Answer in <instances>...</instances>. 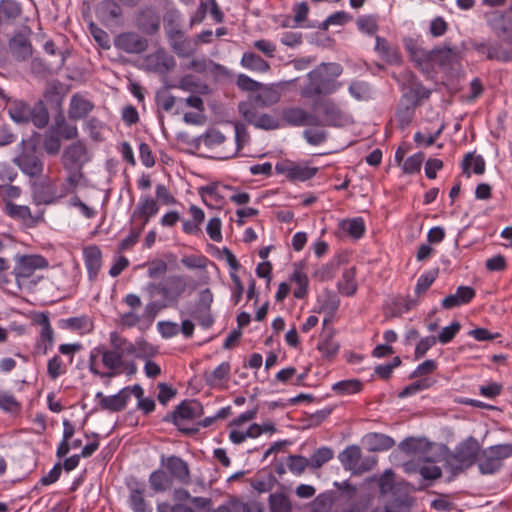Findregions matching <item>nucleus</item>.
Returning <instances> with one entry per match:
<instances>
[{"label":"nucleus","instance_id":"nucleus-1","mask_svg":"<svg viewBox=\"0 0 512 512\" xmlns=\"http://www.w3.org/2000/svg\"><path fill=\"white\" fill-rule=\"evenodd\" d=\"M109 342L111 348L98 346L90 351L88 366L89 371L100 378H111L122 374L136 372L134 362L126 363L125 357H130L132 350V342L113 331L109 334Z\"/></svg>","mask_w":512,"mask_h":512},{"label":"nucleus","instance_id":"nucleus-2","mask_svg":"<svg viewBox=\"0 0 512 512\" xmlns=\"http://www.w3.org/2000/svg\"><path fill=\"white\" fill-rule=\"evenodd\" d=\"M342 72L343 68L338 63L324 62L319 64L307 74L308 83L302 88L301 96L314 98L336 92L341 87L337 78Z\"/></svg>","mask_w":512,"mask_h":512},{"label":"nucleus","instance_id":"nucleus-3","mask_svg":"<svg viewBox=\"0 0 512 512\" xmlns=\"http://www.w3.org/2000/svg\"><path fill=\"white\" fill-rule=\"evenodd\" d=\"M480 451L478 440L473 436L467 437L446 457L445 469L454 476L465 471L477 462Z\"/></svg>","mask_w":512,"mask_h":512},{"label":"nucleus","instance_id":"nucleus-4","mask_svg":"<svg viewBox=\"0 0 512 512\" xmlns=\"http://www.w3.org/2000/svg\"><path fill=\"white\" fill-rule=\"evenodd\" d=\"M258 413V408L249 409L229 422V440L236 445L248 439H255L261 436L258 423H251Z\"/></svg>","mask_w":512,"mask_h":512},{"label":"nucleus","instance_id":"nucleus-5","mask_svg":"<svg viewBox=\"0 0 512 512\" xmlns=\"http://www.w3.org/2000/svg\"><path fill=\"white\" fill-rule=\"evenodd\" d=\"M147 291L153 296L155 293L161 297V301L167 306H176L179 299L187 290L186 279L181 275L169 276L162 282L149 283Z\"/></svg>","mask_w":512,"mask_h":512},{"label":"nucleus","instance_id":"nucleus-6","mask_svg":"<svg viewBox=\"0 0 512 512\" xmlns=\"http://www.w3.org/2000/svg\"><path fill=\"white\" fill-rule=\"evenodd\" d=\"M174 497L176 503L161 502L157 505V512H206L210 511L211 499L204 497H191L186 490H176Z\"/></svg>","mask_w":512,"mask_h":512},{"label":"nucleus","instance_id":"nucleus-7","mask_svg":"<svg viewBox=\"0 0 512 512\" xmlns=\"http://www.w3.org/2000/svg\"><path fill=\"white\" fill-rule=\"evenodd\" d=\"M275 171L290 182H305L312 179L319 169L309 161L295 162L285 159L276 163Z\"/></svg>","mask_w":512,"mask_h":512},{"label":"nucleus","instance_id":"nucleus-8","mask_svg":"<svg viewBox=\"0 0 512 512\" xmlns=\"http://www.w3.org/2000/svg\"><path fill=\"white\" fill-rule=\"evenodd\" d=\"M512 447L508 444L491 446L481 450L477 460L479 470L482 474H493L497 472L504 459L511 455Z\"/></svg>","mask_w":512,"mask_h":512},{"label":"nucleus","instance_id":"nucleus-9","mask_svg":"<svg viewBox=\"0 0 512 512\" xmlns=\"http://www.w3.org/2000/svg\"><path fill=\"white\" fill-rule=\"evenodd\" d=\"M200 194L202 198L209 196L215 200L224 199L227 196L231 202L238 206L248 204L251 199V196L248 192H245L237 187L219 182L202 187L200 189Z\"/></svg>","mask_w":512,"mask_h":512},{"label":"nucleus","instance_id":"nucleus-10","mask_svg":"<svg viewBox=\"0 0 512 512\" xmlns=\"http://www.w3.org/2000/svg\"><path fill=\"white\" fill-rule=\"evenodd\" d=\"M339 460L345 470L353 474H362L370 471L376 464L374 457L363 458L361 449L357 445L345 448L339 455Z\"/></svg>","mask_w":512,"mask_h":512},{"label":"nucleus","instance_id":"nucleus-11","mask_svg":"<svg viewBox=\"0 0 512 512\" xmlns=\"http://www.w3.org/2000/svg\"><path fill=\"white\" fill-rule=\"evenodd\" d=\"M31 29L27 25L20 27L8 42L11 54L19 60H25L32 55Z\"/></svg>","mask_w":512,"mask_h":512},{"label":"nucleus","instance_id":"nucleus-12","mask_svg":"<svg viewBox=\"0 0 512 512\" xmlns=\"http://www.w3.org/2000/svg\"><path fill=\"white\" fill-rule=\"evenodd\" d=\"M239 110L242 116L258 129L275 130L282 126L281 120L276 113H257L244 103L239 105Z\"/></svg>","mask_w":512,"mask_h":512},{"label":"nucleus","instance_id":"nucleus-13","mask_svg":"<svg viewBox=\"0 0 512 512\" xmlns=\"http://www.w3.org/2000/svg\"><path fill=\"white\" fill-rule=\"evenodd\" d=\"M34 324L40 327L37 353L46 354L54 346V331L48 315L44 312L34 313Z\"/></svg>","mask_w":512,"mask_h":512},{"label":"nucleus","instance_id":"nucleus-14","mask_svg":"<svg viewBox=\"0 0 512 512\" xmlns=\"http://www.w3.org/2000/svg\"><path fill=\"white\" fill-rule=\"evenodd\" d=\"M404 47L414 64L425 71L431 70L432 50H426L419 44L417 39L407 37L403 40Z\"/></svg>","mask_w":512,"mask_h":512},{"label":"nucleus","instance_id":"nucleus-15","mask_svg":"<svg viewBox=\"0 0 512 512\" xmlns=\"http://www.w3.org/2000/svg\"><path fill=\"white\" fill-rule=\"evenodd\" d=\"M114 46L127 54H140L147 49L148 42L135 32H124L114 39Z\"/></svg>","mask_w":512,"mask_h":512},{"label":"nucleus","instance_id":"nucleus-16","mask_svg":"<svg viewBox=\"0 0 512 512\" xmlns=\"http://www.w3.org/2000/svg\"><path fill=\"white\" fill-rule=\"evenodd\" d=\"M98 405L102 410L118 412L127 406L130 399V387H124L114 395L106 396L102 392L96 393Z\"/></svg>","mask_w":512,"mask_h":512},{"label":"nucleus","instance_id":"nucleus-17","mask_svg":"<svg viewBox=\"0 0 512 512\" xmlns=\"http://www.w3.org/2000/svg\"><path fill=\"white\" fill-rule=\"evenodd\" d=\"M202 406L197 401H184L173 412V421L181 430H187L185 425L200 417Z\"/></svg>","mask_w":512,"mask_h":512},{"label":"nucleus","instance_id":"nucleus-18","mask_svg":"<svg viewBox=\"0 0 512 512\" xmlns=\"http://www.w3.org/2000/svg\"><path fill=\"white\" fill-rule=\"evenodd\" d=\"M88 160L86 147L81 142L71 144L62 156L63 165L67 170H80Z\"/></svg>","mask_w":512,"mask_h":512},{"label":"nucleus","instance_id":"nucleus-19","mask_svg":"<svg viewBox=\"0 0 512 512\" xmlns=\"http://www.w3.org/2000/svg\"><path fill=\"white\" fill-rule=\"evenodd\" d=\"M161 464L166 469L171 479L186 484L190 481L189 466L186 461L177 456H168L161 458Z\"/></svg>","mask_w":512,"mask_h":512},{"label":"nucleus","instance_id":"nucleus-20","mask_svg":"<svg viewBox=\"0 0 512 512\" xmlns=\"http://www.w3.org/2000/svg\"><path fill=\"white\" fill-rule=\"evenodd\" d=\"M479 50L486 55L487 59L502 62L512 61V36L497 44L481 45Z\"/></svg>","mask_w":512,"mask_h":512},{"label":"nucleus","instance_id":"nucleus-21","mask_svg":"<svg viewBox=\"0 0 512 512\" xmlns=\"http://www.w3.org/2000/svg\"><path fill=\"white\" fill-rule=\"evenodd\" d=\"M83 260L90 281L96 280L102 267V251L97 245H88L82 249Z\"/></svg>","mask_w":512,"mask_h":512},{"label":"nucleus","instance_id":"nucleus-22","mask_svg":"<svg viewBox=\"0 0 512 512\" xmlns=\"http://www.w3.org/2000/svg\"><path fill=\"white\" fill-rule=\"evenodd\" d=\"M235 142H229V147H223L219 159L227 160L238 155L239 151L249 142V133L244 124H234Z\"/></svg>","mask_w":512,"mask_h":512},{"label":"nucleus","instance_id":"nucleus-23","mask_svg":"<svg viewBox=\"0 0 512 512\" xmlns=\"http://www.w3.org/2000/svg\"><path fill=\"white\" fill-rule=\"evenodd\" d=\"M327 320L323 322V330L317 343V350L326 359H333L339 352L340 344L335 339V330L326 328Z\"/></svg>","mask_w":512,"mask_h":512},{"label":"nucleus","instance_id":"nucleus-24","mask_svg":"<svg viewBox=\"0 0 512 512\" xmlns=\"http://www.w3.org/2000/svg\"><path fill=\"white\" fill-rule=\"evenodd\" d=\"M322 116L327 126L342 127L351 122L350 117L331 100L322 103Z\"/></svg>","mask_w":512,"mask_h":512},{"label":"nucleus","instance_id":"nucleus-25","mask_svg":"<svg viewBox=\"0 0 512 512\" xmlns=\"http://www.w3.org/2000/svg\"><path fill=\"white\" fill-rule=\"evenodd\" d=\"M159 212V204L156 199L150 195H142L139 199L137 207L132 213V219L142 220L140 226H145Z\"/></svg>","mask_w":512,"mask_h":512},{"label":"nucleus","instance_id":"nucleus-26","mask_svg":"<svg viewBox=\"0 0 512 512\" xmlns=\"http://www.w3.org/2000/svg\"><path fill=\"white\" fill-rule=\"evenodd\" d=\"M13 163L32 177V138L23 139L15 148Z\"/></svg>","mask_w":512,"mask_h":512},{"label":"nucleus","instance_id":"nucleus-27","mask_svg":"<svg viewBox=\"0 0 512 512\" xmlns=\"http://www.w3.org/2000/svg\"><path fill=\"white\" fill-rule=\"evenodd\" d=\"M145 65L149 71L166 73L175 66V61L172 56L159 49L146 56Z\"/></svg>","mask_w":512,"mask_h":512},{"label":"nucleus","instance_id":"nucleus-28","mask_svg":"<svg viewBox=\"0 0 512 512\" xmlns=\"http://www.w3.org/2000/svg\"><path fill=\"white\" fill-rule=\"evenodd\" d=\"M476 296V291L471 286H459L455 293L444 297L441 301V306L444 309H452L469 304Z\"/></svg>","mask_w":512,"mask_h":512},{"label":"nucleus","instance_id":"nucleus-29","mask_svg":"<svg viewBox=\"0 0 512 512\" xmlns=\"http://www.w3.org/2000/svg\"><path fill=\"white\" fill-rule=\"evenodd\" d=\"M7 110L11 119L17 124H28L32 120V108L24 100L10 98L7 102Z\"/></svg>","mask_w":512,"mask_h":512},{"label":"nucleus","instance_id":"nucleus-30","mask_svg":"<svg viewBox=\"0 0 512 512\" xmlns=\"http://www.w3.org/2000/svg\"><path fill=\"white\" fill-rule=\"evenodd\" d=\"M458 58L456 48L443 44L432 49L431 70L435 68H447Z\"/></svg>","mask_w":512,"mask_h":512},{"label":"nucleus","instance_id":"nucleus-31","mask_svg":"<svg viewBox=\"0 0 512 512\" xmlns=\"http://www.w3.org/2000/svg\"><path fill=\"white\" fill-rule=\"evenodd\" d=\"M198 142L201 145L209 149L218 150L219 159L220 152L223 147H229V143H227L226 135L217 127H211L207 129L203 134L198 137Z\"/></svg>","mask_w":512,"mask_h":512},{"label":"nucleus","instance_id":"nucleus-32","mask_svg":"<svg viewBox=\"0 0 512 512\" xmlns=\"http://www.w3.org/2000/svg\"><path fill=\"white\" fill-rule=\"evenodd\" d=\"M289 280L295 285L293 296L296 299H304L308 294L309 279L303 263L294 264Z\"/></svg>","mask_w":512,"mask_h":512},{"label":"nucleus","instance_id":"nucleus-33","mask_svg":"<svg viewBox=\"0 0 512 512\" xmlns=\"http://www.w3.org/2000/svg\"><path fill=\"white\" fill-rule=\"evenodd\" d=\"M283 121L290 126H304L315 124L317 119L305 109L300 107H291L282 112Z\"/></svg>","mask_w":512,"mask_h":512},{"label":"nucleus","instance_id":"nucleus-34","mask_svg":"<svg viewBox=\"0 0 512 512\" xmlns=\"http://www.w3.org/2000/svg\"><path fill=\"white\" fill-rule=\"evenodd\" d=\"M339 231L354 240L362 238L366 231L364 219L362 217H354L349 219H341L338 222Z\"/></svg>","mask_w":512,"mask_h":512},{"label":"nucleus","instance_id":"nucleus-35","mask_svg":"<svg viewBox=\"0 0 512 512\" xmlns=\"http://www.w3.org/2000/svg\"><path fill=\"white\" fill-rule=\"evenodd\" d=\"M15 279L18 286H29L32 276V255H23L17 258L14 267Z\"/></svg>","mask_w":512,"mask_h":512},{"label":"nucleus","instance_id":"nucleus-36","mask_svg":"<svg viewBox=\"0 0 512 512\" xmlns=\"http://www.w3.org/2000/svg\"><path fill=\"white\" fill-rule=\"evenodd\" d=\"M94 108L91 101L82 95L74 94L69 103L68 115L70 119L79 120L85 118Z\"/></svg>","mask_w":512,"mask_h":512},{"label":"nucleus","instance_id":"nucleus-37","mask_svg":"<svg viewBox=\"0 0 512 512\" xmlns=\"http://www.w3.org/2000/svg\"><path fill=\"white\" fill-rule=\"evenodd\" d=\"M21 5L15 0H0V26H11L21 16Z\"/></svg>","mask_w":512,"mask_h":512},{"label":"nucleus","instance_id":"nucleus-38","mask_svg":"<svg viewBox=\"0 0 512 512\" xmlns=\"http://www.w3.org/2000/svg\"><path fill=\"white\" fill-rule=\"evenodd\" d=\"M191 220H185L182 224V230L189 235H199L202 231L201 226L205 220V212L200 207L192 204L189 206Z\"/></svg>","mask_w":512,"mask_h":512},{"label":"nucleus","instance_id":"nucleus-39","mask_svg":"<svg viewBox=\"0 0 512 512\" xmlns=\"http://www.w3.org/2000/svg\"><path fill=\"white\" fill-rule=\"evenodd\" d=\"M240 64L243 68L258 73H267L271 69L269 62L251 51L242 54Z\"/></svg>","mask_w":512,"mask_h":512},{"label":"nucleus","instance_id":"nucleus-40","mask_svg":"<svg viewBox=\"0 0 512 512\" xmlns=\"http://www.w3.org/2000/svg\"><path fill=\"white\" fill-rule=\"evenodd\" d=\"M364 442L370 451H385L392 448L395 444L391 437L376 432L365 435Z\"/></svg>","mask_w":512,"mask_h":512},{"label":"nucleus","instance_id":"nucleus-41","mask_svg":"<svg viewBox=\"0 0 512 512\" xmlns=\"http://www.w3.org/2000/svg\"><path fill=\"white\" fill-rule=\"evenodd\" d=\"M357 287L356 268L350 267L345 269L337 284L339 293L345 296H353L357 291Z\"/></svg>","mask_w":512,"mask_h":512},{"label":"nucleus","instance_id":"nucleus-42","mask_svg":"<svg viewBox=\"0 0 512 512\" xmlns=\"http://www.w3.org/2000/svg\"><path fill=\"white\" fill-rule=\"evenodd\" d=\"M63 324L64 328L76 331L81 335L89 334L94 329V322L91 317L87 315H81L78 317H71L65 319Z\"/></svg>","mask_w":512,"mask_h":512},{"label":"nucleus","instance_id":"nucleus-43","mask_svg":"<svg viewBox=\"0 0 512 512\" xmlns=\"http://www.w3.org/2000/svg\"><path fill=\"white\" fill-rule=\"evenodd\" d=\"M375 50L381 59L389 64H399L401 62V56L397 49L390 47L387 41L382 37L376 36Z\"/></svg>","mask_w":512,"mask_h":512},{"label":"nucleus","instance_id":"nucleus-44","mask_svg":"<svg viewBox=\"0 0 512 512\" xmlns=\"http://www.w3.org/2000/svg\"><path fill=\"white\" fill-rule=\"evenodd\" d=\"M462 171L469 177L472 173L481 175L485 172V161L481 155L468 153L462 161Z\"/></svg>","mask_w":512,"mask_h":512},{"label":"nucleus","instance_id":"nucleus-45","mask_svg":"<svg viewBox=\"0 0 512 512\" xmlns=\"http://www.w3.org/2000/svg\"><path fill=\"white\" fill-rule=\"evenodd\" d=\"M230 370L231 366L229 362H222L206 375V382L213 388L222 387L229 377Z\"/></svg>","mask_w":512,"mask_h":512},{"label":"nucleus","instance_id":"nucleus-46","mask_svg":"<svg viewBox=\"0 0 512 512\" xmlns=\"http://www.w3.org/2000/svg\"><path fill=\"white\" fill-rule=\"evenodd\" d=\"M56 200V192L54 185L51 183L34 184V203L51 204Z\"/></svg>","mask_w":512,"mask_h":512},{"label":"nucleus","instance_id":"nucleus-47","mask_svg":"<svg viewBox=\"0 0 512 512\" xmlns=\"http://www.w3.org/2000/svg\"><path fill=\"white\" fill-rule=\"evenodd\" d=\"M178 87L185 91L192 94H208L209 93V87L203 82H200L195 76L193 75H186L182 77L179 81Z\"/></svg>","mask_w":512,"mask_h":512},{"label":"nucleus","instance_id":"nucleus-48","mask_svg":"<svg viewBox=\"0 0 512 512\" xmlns=\"http://www.w3.org/2000/svg\"><path fill=\"white\" fill-rule=\"evenodd\" d=\"M149 483L155 492H163L172 486V479L164 470H155L149 476Z\"/></svg>","mask_w":512,"mask_h":512},{"label":"nucleus","instance_id":"nucleus-49","mask_svg":"<svg viewBox=\"0 0 512 512\" xmlns=\"http://www.w3.org/2000/svg\"><path fill=\"white\" fill-rule=\"evenodd\" d=\"M129 504L134 512H152L144 499V488L135 487L130 490Z\"/></svg>","mask_w":512,"mask_h":512},{"label":"nucleus","instance_id":"nucleus-50","mask_svg":"<svg viewBox=\"0 0 512 512\" xmlns=\"http://www.w3.org/2000/svg\"><path fill=\"white\" fill-rule=\"evenodd\" d=\"M62 424L63 436L62 441L57 448L58 456H64L69 453V451L71 450L70 440L75 434V426L70 420L64 419Z\"/></svg>","mask_w":512,"mask_h":512},{"label":"nucleus","instance_id":"nucleus-51","mask_svg":"<svg viewBox=\"0 0 512 512\" xmlns=\"http://www.w3.org/2000/svg\"><path fill=\"white\" fill-rule=\"evenodd\" d=\"M362 389L361 381L357 379H347L334 383L332 390L338 395H352L360 392Z\"/></svg>","mask_w":512,"mask_h":512},{"label":"nucleus","instance_id":"nucleus-52","mask_svg":"<svg viewBox=\"0 0 512 512\" xmlns=\"http://www.w3.org/2000/svg\"><path fill=\"white\" fill-rule=\"evenodd\" d=\"M132 350L130 356L144 360L151 359L157 354V349L145 340L132 342Z\"/></svg>","mask_w":512,"mask_h":512},{"label":"nucleus","instance_id":"nucleus-53","mask_svg":"<svg viewBox=\"0 0 512 512\" xmlns=\"http://www.w3.org/2000/svg\"><path fill=\"white\" fill-rule=\"evenodd\" d=\"M424 160L425 154L423 152H417L407 157L401 165L403 174L413 175L420 172Z\"/></svg>","mask_w":512,"mask_h":512},{"label":"nucleus","instance_id":"nucleus-54","mask_svg":"<svg viewBox=\"0 0 512 512\" xmlns=\"http://www.w3.org/2000/svg\"><path fill=\"white\" fill-rule=\"evenodd\" d=\"M333 458V451L328 447L317 449L309 458V467L313 469L320 468L326 462Z\"/></svg>","mask_w":512,"mask_h":512},{"label":"nucleus","instance_id":"nucleus-55","mask_svg":"<svg viewBox=\"0 0 512 512\" xmlns=\"http://www.w3.org/2000/svg\"><path fill=\"white\" fill-rule=\"evenodd\" d=\"M206 512H251L249 506L238 500V499H230L220 505L217 509L212 508V503L210 504V511Z\"/></svg>","mask_w":512,"mask_h":512},{"label":"nucleus","instance_id":"nucleus-56","mask_svg":"<svg viewBox=\"0 0 512 512\" xmlns=\"http://www.w3.org/2000/svg\"><path fill=\"white\" fill-rule=\"evenodd\" d=\"M271 512H291V503L282 493H274L269 496Z\"/></svg>","mask_w":512,"mask_h":512},{"label":"nucleus","instance_id":"nucleus-57","mask_svg":"<svg viewBox=\"0 0 512 512\" xmlns=\"http://www.w3.org/2000/svg\"><path fill=\"white\" fill-rule=\"evenodd\" d=\"M167 308V306L163 303V301H150L145 305L144 311L142 313L143 321L150 326L155 320L158 313Z\"/></svg>","mask_w":512,"mask_h":512},{"label":"nucleus","instance_id":"nucleus-58","mask_svg":"<svg viewBox=\"0 0 512 512\" xmlns=\"http://www.w3.org/2000/svg\"><path fill=\"white\" fill-rule=\"evenodd\" d=\"M260 89L261 92L257 96V100L261 106L268 107L279 101L280 94L273 86H262Z\"/></svg>","mask_w":512,"mask_h":512},{"label":"nucleus","instance_id":"nucleus-59","mask_svg":"<svg viewBox=\"0 0 512 512\" xmlns=\"http://www.w3.org/2000/svg\"><path fill=\"white\" fill-rule=\"evenodd\" d=\"M352 20V16L345 11H337L329 15L320 25V28L327 30L330 26H342Z\"/></svg>","mask_w":512,"mask_h":512},{"label":"nucleus","instance_id":"nucleus-60","mask_svg":"<svg viewBox=\"0 0 512 512\" xmlns=\"http://www.w3.org/2000/svg\"><path fill=\"white\" fill-rule=\"evenodd\" d=\"M3 211L9 217L17 220H24L31 216L30 208L26 205H16L14 203H8L4 205Z\"/></svg>","mask_w":512,"mask_h":512},{"label":"nucleus","instance_id":"nucleus-61","mask_svg":"<svg viewBox=\"0 0 512 512\" xmlns=\"http://www.w3.org/2000/svg\"><path fill=\"white\" fill-rule=\"evenodd\" d=\"M320 309L329 312H335L339 307V299L332 291H325L318 297Z\"/></svg>","mask_w":512,"mask_h":512},{"label":"nucleus","instance_id":"nucleus-62","mask_svg":"<svg viewBox=\"0 0 512 512\" xmlns=\"http://www.w3.org/2000/svg\"><path fill=\"white\" fill-rule=\"evenodd\" d=\"M356 23L358 29L368 35H374L378 30L377 18L372 15L360 16Z\"/></svg>","mask_w":512,"mask_h":512},{"label":"nucleus","instance_id":"nucleus-63","mask_svg":"<svg viewBox=\"0 0 512 512\" xmlns=\"http://www.w3.org/2000/svg\"><path fill=\"white\" fill-rule=\"evenodd\" d=\"M20 403L15 397L7 392L0 391V409L8 413H18L20 411Z\"/></svg>","mask_w":512,"mask_h":512},{"label":"nucleus","instance_id":"nucleus-64","mask_svg":"<svg viewBox=\"0 0 512 512\" xmlns=\"http://www.w3.org/2000/svg\"><path fill=\"white\" fill-rule=\"evenodd\" d=\"M206 232L212 241L221 242L223 240L221 219L219 217L210 218L206 226Z\"/></svg>","mask_w":512,"mask_h":512}]
</instances>
